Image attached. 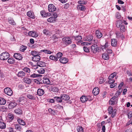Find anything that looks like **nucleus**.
Returning a JSON list of instances; mask_svg holds the SVG:
<instances>
[{
  "instance_id": "1",
  "label": "nucleus",
  "mask_w": 132,
  "mask_h": 132,
  "mask_svg": "<svg viewBox=\"0 0 132 132\" xmlns=\"http://www.w3.org/2000/svg\"><path fill=\"white\" fill-rule=\"evenodd\" d=\"M10 57L8 53L4 52L0 55V59L1 60H5L8 59Z\"/></svg>"
},
{
  "instance_id": "2",
  "label": "nucleus",
  "mask_w": 132,
  "mask_h": 132,
  "mask_svg": "<svg viewBox=\"0 0 132 132\" xmlns=\"http://www.w3.org/2000/svg\"><path fill=\"white\" fill-rule=\"evenodd\" d=\"M82 46H85L83 47V48L84 51L86 52H89L90 48L86 45H89L91 44L90 43L83 42L81 43Z\"/></svg>"
},
{
  "instance_id": "3",
  "label": "nucleus",
  "mask_w": 132,
  "mask_h": 132,
  "mask_svg": "<svg viewBox=\"0 0 132 132\" xmlns=\"http://www.w3.org/2000/svg\"><path fill=\"white\" fill-rule=\"evenodd\" d=\"M63 43L67 45L71 44L72 42V40L69 37H63L62 39Z\"/></svg>"
},
{
  "instance_id": "4",
  "label": "nucleus",
  "mask_w": 132,
  "mask_h": 132,
  "mask_svg": "<svg viewBox=\"0 0 132 132\" xmlns=\"http://www.w3.org/2000/svg\"><path fill=\"white\" fill-rule=\"evenodd\" d=\"M92 52L94 53H96L99 52V48L96 44L92 45L91 48Z\"/></svg>"
},
{
  "instance_id": "5",
  "label": "nucleus",
  "mask_w": 132,
  "mask_h": 132,
  "mask_svg": "<svg viewBox=\"0 0 132 132\" xmlns=\"http://www.w3.org/2000/svg\"><path fill=\"white\" fill-rule=\"evenodd\" d=\"M57 17V14L55 13L53 15L47 19L48 22H54L55 21L56 18Z\"/></svg>"
},
{
  "instance_id": "6",
  "label": "nucleus",
  "mask_w": 132,
  "mask_h": 132,
  "mask_svg": "<svg viewBox=\"0 0 132 132\" xmlns=\"http://www.w3.org/2000/svg\"><path fill=\"white\" fill-rule=\"evenodd\" d=\"M4 91L5 93L8 95L11 96L12 94V91L9 88L7 87L5 88Z\"/></svg>"
},
{
  "instance_id": "7",
  "label": "nucleus",
  "mask_w": 132,
  "mask_h": 132,
  "mask_svg": "<svg viewBox=\"0 0 132 132\" xmlns=\"http://www.w3.org/2000/svg\"><path fill=\"white\" fill-rule=\"evenodd\" d=\"M89 96H82L80 98V100L82 103H85L87 101H90L91 100L89 98Z\"/></svg>"
},
{
  "instance_id": "8",
  "label": "nucleus",
  "mask_w": 132,
  "mask_h": 132,
  "mask_svg": "<svg viewBox=\"0 0 132 132\" xmlns=\"http://www.w3.org/2000/svg\"><path fill=\"white\" fill-rule=\"evenodd\" d=\"M48 10L50 12H53L55 11L56 7L53 4H50L48 6Z\"/></svg>"
},
{
  "instance_id": "9",
  "label": "nucleus",
  "mask_w": 132,
  "mask_h": 132,
  "mask_svg": "<svg viewBox=\"0 0 132 132\" xmlns=\"http://www.w3.org/2000/svg\"><path fill=\"white\" fill-rule=\"evenodd\" d=\"M14 57L15 59L19 60H22L23 58L22 55L18 53H15L14 55Z\"/></svg>"
},
{
  "instance_id": "10",
  "label": "nucleus",
  "mask_w": 132,
  "mask_h": 132,
  "mask_svg": "<svg viewBox=\"0 0 132 132\" xmlns=\"http://www.w3.org/2000/svg\"><path fill=\"white\" fill-rule=\"evenodd\" d=\"M49 90L50 91H52L55 92H57L59 91V89L57 87L54 86H51L50 87Z\"/></svg>"
},
{
  "instance_id": "11",
  "label": "nucleus",
  "mask_w": 132,
  "mask_h": 132,
  "mask_svg": "<svg viewBox=\"0 0 132 132\" xmlns=\"http://www.w3.org/2000/svg\"><path fill=\"white\" fill-rule=\"evenodd\" d=\"M28 35L30 36L34 37H37L38 36V35L36 32L34 31H30L29 32Z\"/></svg>"
},
{
  "instance_id": "12",
  "label": "nucleus",
  "mask_w": 132,
  "mask_h": 132,
  "mask_svg": "<svg viewBox=\"0 0 132 132\" xmlns=\"http://www.w3.org/2000/svg\"><path fill=\"white\" fill-rule=\"evenodd\" d=\"M93 38V36L92 35H89L87 37H84L83 39L84 40L90 42L92 40Z\"/></svg>"
},
{
  "instance_id": "13",
  "label": "nucleus",
  "mask_w": 132,
  "mask_h": 132,
  "mask_svg": "<svg viewBox=\"0 0 132 132\" xmlns=\"http://www.w3.org/2000/svg\"><path fill=\"white\" fill-rule=\"evenodd\" d=\"M17 104V103L14 102H12L9 103L8 105V107L9 109H12L15 107Z\"/></svg>"
},
{
  "instance_id": "14",
  "label": "nucleus",
  "mask_w": 132,
  "mask_h": 132,
  "mask_svg": "<svg viewBox=\"0 0 132 132\" xmlns=\"http://www.w3.org/2000/svg\"><path fill=\"white\" fill-rule=\"evenodd\" d=\"M40 55H38L32 57V60L34 61H39L40 59Z\"/></svg>"
},
{
  "instance_id": "15",
  "label": "nucleus",
  "mask_w": 132,
  "mask_h": 132,
  "mask_svg": "<svg viewBox=\"0 0 132 132\" xmlns=\"http://www.w3.org/2000/svg\"><path fill=\"white\" fill-rule=\"evenodd\" d=\"M27 15L28 17L32 19H34L35 18L34 13L31 11H29L27 12Z\"/></svg>"
},
{
  "instance_id": "16",
  "label": "nucleus",
  "mask_w": 132,
  "mask_h": 132,
  "mask_svg": "<svg viewBox=\"0 0 132 132\" xmlns=\"http://www.w3.org/2000/svg\"><path fill=\"white\" fill-rule=\"evenodd\" d=\"M61 99L64 101H67L70 99V97L68 95L66 94H63L61 95Z\"/></svg>"
},
{
  "instance_id": "17",
  "label": "nucleus",
  "mask_w": 132,
  "mask_h": 132,
  "mask_svg": "<svg viewBox=\"0 0 132 132\" xmlns=\"http://www.w3.org/2000/svg\"><path fill=\"white\" fill-rule=\"evenodd\" d=\"M45 93L44 90L42 89L39 88L38 89L37 93L39 96H42Z\"/></svg>"
},
{
  "instance_id": "18",
  "label": "nucleus",
  "mask_w": 132,
  "mask_h": 132,
  "mask_svg": "<svg viewBox=\"0 0 132 132\" xmlns=\"http://www.w3.org/2000/svg\"><path fill=\"white\" fill-rule=\"evenodd\" d=\"M59 61L61 63L63 64L66 63L68 61V59L65 57H62L60 58Z\"/></svg>"
},
{
  "instance_id": "19",
  "label": "nucleus",
  "mask_w": 132,
  "mask_h": 132,
  "mask_svg": "<svg viewBox=\"0 0 132 132\" xmlns=\"http://www.w3.org/2000/svg\"><path fill=\"white\" fill-rule=\"evenodd\" d=\"M99 92V89L98 87L95 88L93 90L92 92L94 95H98Z\"/></svg>"
},
{
  "instance_id": "20",
  "label": "nucleus",
  "mask_w": 132,
  "mask_h": 132,
  "mask_svg": "<svg viewBox=\"0 0 132 132\" xmlns=\"http://www.w3.org/2000/svg\"><path fill=\"white\" fill-rule=\"evenodd\" d=\"M102 58L105 60H108L109 59V57L108 54L106 52H105L102 54Z\"/></svg>"
},
{
  "instance_id": "21",
  "label": "nucleus",
  "mask_w": 132,
  "mask_h": 132,
  "mask_svg": "<svg viewBox=\"0 0 132 132\" xmlns=\"http://www.w3.org/2000/svg\"><path fill=\"white\" fill-rule=\"evenodd\" d=\"M95 34L97 38H100L103 36L102 34L98 30H96L95 32Z\"/></svg>"
},
{
  "instance_id": "22",
  "label": "nucleus",
  "mask_w": 132,
  "mask_h": 132,
  "mask_svg": "<svg viewBox=\"0 0 132 132\" xmlns=\"http://www.w3.org/2000/svg\"><path fill=\"white\" fill-rule=\"evenodd\" d=\"M42 81L44 84H49L50 82V81L49 79L46 77H44L43 78Z\"/></svg>"
},
{
  "instance_id": "23",
  "label": "nucleus",
  "mask_w": 132,
  "mask_h": 132,
  "mask_svg": "<svg viewBox=\"0 0 132 132\" xmlns=\"http://www.w3.org/2000/svg\"><path fill=\"white\" fill-rule=\"evenodd\" d=\"M14 112L16 114L20 115L22 114V110L20 108H18L15 110Z\"/></svg>"
},
{
  "instance_id": "24",
  "label": "nucleus",
  "mask_w": 132,
  "mask_h": 132,
  "mask_svg": "<svg viewBox=\"0 0 132 132\" xmlns=\"http://www.w3.org/2000/svg\"><path fill=\"white\" fill-rule=\"evenodd\" d=\"M26 75L25 73L22 71H20L18 72L17 75L19 77H23Z\"/></svg>"
},
{
  "instance_id": "25",
  "label": "nucleus",
  "mask_w": 132,
  "mask_h": 132,
  "mask_svg": "<svg viewBox=\"0 0 132 132\" xmlns=\"http://www.w3.org/2000/svg\"><path fill=\"white\" fill-rule=\"evenodd\" d=\"M117 43V40L115 39H112L111 40V44L112 46L115 47L116 46Z\"/></svg>"
},
{
  "instance_id": "26",
  "label": "nucleus",
  "mask_w": 132,
  "mask_h": 132,
  "mask_svg": "<svg viewBox=\"0 0 132 132\" xmlns=\"http://www.w3.org/2000/svg\"><path fill=\"white\" fill-rule=\"evenodd\" d=\"M45 63L44 62L42 61H38L37 63V64L38 66L40 67H43L45 66Z\"/></svg>"
},
{
  "instance_id": "27",
  "label": "nucleus",
  "mask_w": 132,
  "mask_h": 132,
  "mask_svg": "<svg viewBox=\"0 0 132 132\" xmlns=\"http://www.w3.org/2000/svg\"><path fill=\"white\" fill-rule=\"evenodd\" d=\"M31 54L34 56H36L38 55H40V53L36 51H31L30 53Z\"/></svg>"
},
{
  "instance_id": "28",
  "label": "nucleus",
  "mask_w": 132,
  "mask_h": 132,
  "mask_svg": "<svg viewBox=\"0 0 132 132\" xmlns=\"http://www.w3.org/2000/svg\"><path fill=\"white\" fill-rule=\"evenodd\" d=\"M17 121L19 124L20 125H21L24 126L25 125V122L21 119H18Z\"/></svg>"
},
{
  "instance_id": "29",
  "label": "nucleus",
  "mask_w": 132,
  "mask_h": 132,
  "mask_svg": "<svg viewBox=\"0 0 132 132\" xmlns=\"http://www.w3.org/2000/svg\"><path fill=\"white\" fill-rule=\"evenodd\" d=\"M75 39L78 41V42H81V39H82V37L81 36H78L76 37H74Z\"/></svg>"
},
{
  "instance_id": "30",
  "label": "nucleus",
  "mask_w": 132,
  "mask_h": 132,
  "mask_svg": "<svg viewBox=\"0 0 132 132\" xmlns=\"http://www.w3.org/2000/svg\"><path fill=\"white\" fill-rule=\"evenodd\" d=\"M14 126H15V128L17 130L21 131V125L19 124H14Z\"/></svg>"
},
{
  "instance_id": "31",
  "label": "nucleus",
  "mask_w": 132,
  "mask_h": 132,
  "mask_svg": "<svg viewBox=\"0 0 132 132\" xmlns=\"http://www.w3.org/2000/svg\"><path fill=\"white\" fill-rule=\"evenodd\" d=\"M78 8L79 10L82 11H84L86 9L85 7L83 5H78Z\"/></svg>"
},
{
  "instance_id": "32",
  "label": "nucleus",
  "mask_w": 132,
  "mask_h": 132,
  "mask_svg": "<svg viewBox=\"0 0 132 132\" xmlns=\"http://www.w3.org/2000/svg\"><path fill=\"white\" fill-rule=\"evenodd\" d=\"M6 103L5 99L2 97H0V105H4Z\"/></svg>"
},
{
  "instance_id": "33",
  "label": "nucleus",
  "mask_w": 132,
  "mask_h": 132,
  "mask_svg": "<svg viewBox=\"0 0 132 132\" xmlns=\"http://www.w3.org/2000/svg\"><path fill=\"white\" fill-rule=\"evenodd\" d=\"M24 82L27 84H30L31 82V80L28 78H24Z\"/></svg>"
},
{
  "instance_id": "34",
  "label": "nucleus",
  "mask_w": 132,
  "mask_h": 132,
  "mask_svg": "<svg viewBox=\"0 0 132 132\" xmlns=\"http://www.w3.org/2000/svg\"><path fill=\"white\" fill-rule=\"evenodd\" d=\"M117 74V73L116 72H114L111 74L109 77V79H113L115 76V78H116V75Z\"/></svg>"
},
{
  "instance_id": "35",
  "label": "nucleus",
  "mask_w": 132,
  "mask_h": 132,
  "mask_svg": "<svg viewBox=\"0 0 132 132\" xmlns=\"http://www.w3.org/2000/svg\"><path fill=\"white\" fill-rule=\"evenodd\" d=\"M7 62L10 64H12L15 63V60L13 58H10L8 60Z\"/></svg>"
},
{
  "instance_id": "36",
  "label": "nucleus",
  "mask_w": 132,
  "mask_h": 132,
  "mask_svg": "<svg viewBox=\"0 0 132 132\" xmlns=\"http://www.w3.org/2000/svg\"><path fill=\"white\" fill-rule=\"evenodd\" d=\"M54 99L58 102L61 103L62 102V99L61 98V96L60 97L57 96L55 97Z\"/></svg>"
},
{
  "instance_id": "37",
  "label": "nucleus",
  "mask_w": 132,
  "mask_h": 132,
  "mask_svg": "<svg viewBox=\"0 0 132 132\" xmlns=\"http://www.w3.org/2000/svg\"><path fill=\"white\" fill-rule=\"evenodd\" d=\"M41 52H44L46 54H50L52 53V52L50 50L47 49H44L40 51Z\"/></svg>"
},
{
  "instance_id": "38",
  "label": "nucleus",
  "mask_w": 132,
  "mask_h": 132,
  "mask_svg": "<svg viewBox=\"0 0 132 132\" xmlns=\"http://www.w3.org/2000/svg\"><path fill=\"white\" fill-rule=\"evenodd\" d=\"M6 127V124L4 122L0 121V128L1 129H4Z\"/></svg>"
},
{
  "instance_id": "39",
  "label": "nucleus",
  "mask_w": 132,
  "mask_h": 132,
  "mask_svg": "<svg viewBox=\"0 0 132 132\" xmlns=\"http://www.w3.org/2000/svg\"><path fill=\"white\" fill-rule=\"evenodd\" d=\"M49 58L50 59L54 60L55 61H57V59L56 56L54 55H51L50 56Z\"/></svg>"
},
{
  "instance_id": "40",
  "label": "nucleus",
  "mask_w": 132,
  "mask_h": 132,
  "mask_svg": "<svg viewBox=\"0 0 132 132\" xmlns=\"http://www.w3.org/2000/svg\"><path fill=\"white\" fill-rule=\"evenodd\" d=\"M37 72L39 74H43L45 72V70L43 68H40L37 70Z\"/></svg>"
},
{
  "instance_id": "41",
  "label": "nucleus",
  "mask_w": 132,
  "mask_h": 132,
  "mask_svg": "<svg viewBox=\"0 0 132 132\" xmlns=\"http://www.w3.org/2000/svg\"><path fill=\"white\" fill-rule=\"evenodd\" d=\"M116 26L117 27H120L121 24H122V21L120 20H118L116 22Z\"/></svg>"
},
{
  "instance_id": "42",
  "label": "nucleus",
  "mask_w": 132,
  "mask_h": 132,
  "mask_svg": "<svg viewBox=\"0 0 132 132\" xmlns=\"http://www.w3.org/2000/svg\"><path fill=\"white\" fill-rule=\"evenodd\" d=\"M5 132H14L12 128L9 127L6 128L5 130Z\"/></svg>"
},
{
  "instance_id": "43",
  "label": "nucleus",
  "mask_w": 132,
  "mask_h": 132,
  "mask_svg": "<svg viewBox=\"0 0 132 132\" xmlns=\"http://www.w3.org/2000/svg\"><path fill=\"white\" fill-rule=\"evenodd\" d=\"M8 20L9 23L10 24L13 25H15L16 24L15 22L12 19L10 20H9V19H8Z\"/></svg>"
},
{
  "instance_id": "44",
  "label": "nucleus",
  "mask_w": 132,
  "mask_h": 132,
  "mask_svg": "<svg viewBox=\"0 0 132 132\" xmlns=\"http://www.w3.org/2000/svg\"><path fill=\"white\" fill-rule=\"evenodd\" d=\"M8 117L10 119V120H13L14 118V115L11 113H9L8 114Z\"/></svg>"
},
{
  "instance_id": "45",
  "label": "nucleus",
  "mask_w": 132,
  "mask_h": 132,
  "mask_svg": "<svg viewBox=\"0 0 132 132\" xmlns=\"http://www.w3.org/2000/svg\"><path fill=\"white\" fill-rule=\"evenodd\" d=\"M63 55L62 53L60 52H59L56 55V56L57 59H59Z\"/></svg>"
},
{
  "instance_id": "46",
  "label": "nucleus",
  "mask_w": 132,
  "mask_h": 132,
  "mask_svg": "<svg viewBox=\"0 0 132 132\" xmlns=\"http://www.w3.org/2000/svg\"><path fill=\"white\" fill-rule=\"evenodd\" d=\"M48 111L51 114L55 115L56 113V111L53 110H52L51 108H50L48 109Z\"/></svg>"
},
{
  "instance_id": "47",
  "label": "nucleus",
  "mask_w": 132,
  "mask_h": 132,
  "mask_svg": "<svg viewBox=\"0 0 132 132\" xmlns=\"http://www.w3.org/2000/svg\"><path fill=\"white\" fill-rule=\"evenodd\" d=\"M27 96L28 98L31 99L35 100V97L34 96L30 94H28Z\"/></svg>"
},
{
  "instance_id": "48",
  "label": "nucleus",
  "mask_w": 132,
  "mask_h": 132,
  "mask_svg": "<svg viewBox=\"0 0 132 132\" xmlns=\"http://www.w3.org/2000/svg\"><path fill=\"white\" fill-rule=\"evenodd\" d=\"M41 76L40 75L36 74L35 73H34L30 75V77L32 78H35L36 77H38Z\"/></svg>"
},
{
  "instance_id": "49",
  "label": "nucleus",
  "mask_w": 132,
  "mask_h": 132,
  "mask_svg": "<svg viewBox=\"0 0 132 132\" xmlns=\"http://www.w3.org/2000/svg\"><path fill=\"white\" fill-rule=\"evenodd\" d=\"M77 130L78 132H83V129L82 127H78L77 128Z\"/></svg>"
},
{
  "instance_id": "50",
  "label": "nucleus",
  "mask_w": 132,
  "mask_h": 132,
  "mask_svg": "<svg viewBox=\"0 0 132 132\" xmlns=\"http://www.w3.org/2000/svg\"><path fill=\"white\" fill-rule=\"evenodd\" d=\"M22 70L24 72H26L28 73H29L30 71V69L27 67H26L24 69H23Z\"/></svg>"
},
{
  "instance_id": "51",
  "label": "nucleus",
  "mask_w": 132,
  "mask_h": 132,
  "mask_svg": "<svg viewBox=\"0 0 132 132\" xmlns=\"http://www.w3.org/2000/svg\"><path fill=\"white\" fill-rule=\"evenodd\" d=\"M27 47L26 46L22 45L21 47V48L20 49V51L22 52H24L26 49Z\"/></svg>"
},
{
  "instance_id": "52",
  "label": "nucleus",
  "mask_w": 132,
  "mask_h": 132,
  "mask_svg": "<svg viewBox=\"0 0 132 132\" xmlns=\"http://www.w3.org/2000/svg\"><path fill=\"white\" fill-rule=\"evenodd\" d=\"M120 30L121 32H123L125 30V26L124 24H122L120 27Z\"/></svg>"
},
{
  "instance_id": "53",
  "label": "nucleus",
  "mask_w": 132,
  "mask_h": 132,
  "mask_svg": "<svg viewBox=\"0 0 132 132\" xmlns=\"http://www.w3.org/2000/svg\"><path fill=\"white\" fill-rule=\"evenodd\" d=\"M51 38L53 40L55 41L56 40L58 39V37L56 36V35H54L51 37Z\"/></svg>"
},
{
  "instance_id": "54",
  "label": "nucleus",
  "mask_w": 132,
  "mask_h": 132,
  "mask_svg": "<svg viewBox=\"0 0 132 132\" xmlns=\"http://www.w3.org/2000/svg\"><path fill=\"white\" fill-rule=\"evenodd\" d=\"M43 33L46 35H47L49 33V31L47 29H45L43 31Z\"/></svg>"
},
{
  "instance_id": "55",
  "label": "nucleus",
  "mask_w": 132,
  "mask_h": 132,
  "mask_svg": "<svg viewBox=\"0 0 132 132\" xmlns=\"http://www.w3.org/2000/svg\"><path fill=\"white\" fill-rule=\"evenodd\" d=\"M109 113V114H111L113 111V108L112 106H110L108 108Z\"/></svg>"
},
{
  "instance_id": "56",
  "label": "nucleus",
  "mask_w": 132,
  "mask_h": 132,
  "mask_svg": "<svg viewBox=\"0 0 132 132\" xmlns=\"http://www.w3.org/2000/svg\"><path fill=\"white\" fill-rule=\"evenodd\" d=\"M105 52H106L107 53H108L109 54H111L112 53V51L111 49L107 48L106 49V51Z\"/></svg>"
},
{
  "instance_id": "57",
  "label": "nucleus",
  "mask_w": 132,
  "mask_h": 132,
  "mask_svg": "<svg viewBox=\"0 0 132 132\" xmlns=\"http://www.w3.org/2000/svg\"><path fill=\"white\" fill-rule=\"evenodd\" d=\"M116 110H114L112 112V114L111 116L112 118H113L115 116Z\"/></svg>"
},
{
  "instance_id": "58",
  "label": "nucleus",
  "mask_w": 132,
  "mask_h": 132,
  "mask_svg": "<svg viewBox=\"0 0 132 132\" xmlns=\"http://www.w3.org/2000/svg\"><path fill=\"white\" fill-rule=\"evenodd\" d=\"M121 15L118 12H117L116 14V17L118 19H119L121 17Z\"/></svg>"
},
{
  "instance_id": "59",
  "label": "nucleus",
  "mask_w": 132,
  "mask_h": 132,
  "mask_svg": "<svg viewBox=\"0 0 132 132\" xmlns=\"http://www.w3.org/2000/svg\"><path fill=\"white\" fill-rule=\"evenodd\" d=\"M115 101L112 100L110 99L109 101V103L111 105H113L115 104Z\"/></svg>"
},
{
  "instance_id": "60",
  "label": "nucleus",
  "mask_w": 132,
  "mask_h": 132,
  "mask_svg": "<svg viewBox=\"0 0 132 132\" xmlns=\"http://www.w3.org/2000/svg\"><path fill=\"white\" fill-rule=\"evenodd\" d=\"M109 84H113L115 82L114 79H109Z\"/></svg>"
},
{
  "instance_id": "61",
  "label": "nucleus",
  "mask_w": 132,
  "mask_h": 132,
  "mask_svg": "<svg viewBox=\"0 0 132 132\" xmlns=\"http://www.w3.org/2000/svg\"><path fill=\"white\" fill-rule=\"evenodd\" d=\"M132 112H129L128 113V116L129 118H131L132 115Z\"/></svg>"
},
{
  "instance_id": "62",
  "label": "nucleus",
  "mask_w": 132,
  "mask_h": 132,
  "mask_svg": "<svg viewBox=\"0 0 132 132\" xmlns=\"http://www.w3.org/2000/svg\"><path fill=\"white\" fill-rule=\"evenodd\" d=\"M117 85V84L116 83L114 84H111L110 85V87L111 88H113L116 86Z\"/></svg>"
},
{
  "instance_id": "63",
  "label": "nucleus",
  "mask_w": 132,
  "mask_h": 132,
  "mask_svg": "<svg viewBox=\"0 0 132 132\" xmlns=\"http://www.w3.org/2000/svg\"><path fill=\"white\" fill-rule=\"evenodd\" d=\"M56 106L57 107L56 108H58L60 109L63 110V107L62 106H61L59 105H57Z\"/></svg>"
},
{
  "instance_id": "64",
  "label": "nucleus",
  "mask_w": 132,
  "mask_h": 132,
  "mask_svg": "<svg viewBox=\"0 0 132 132\" xmlns=\"http://www.w3.org/2000/svg\"><path fill=\"white\" fill-rule=\"evenodd\" d=\"M109 43L107 41H106V42L104 45L106 48H108L109 46Z\"/></svg>"
}]
</instances>
